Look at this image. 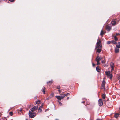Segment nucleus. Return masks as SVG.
Segmentation results:
<instances>
[{"label":"nucleus","mask_w":120,"mask_h":120,"mask_svg":"<svg viewBox=\"0 0 120 120\" xmlns=\"http://www.w3.org/2000/svg\"><path fill=\"white\" fill-rule=\"evenodd\" d=\"M101 48H98V49L97 50V52L98 53H100L101 52Z\"/></svg>","instance_id":"obj_19"},{"label":"nucleus","mask_w":120,"mask_h":120,"mask_svg":"<svg viewBox=\"0 0 120 120\" xmlns=\"http://www.w3.org/2000/svg\"><path fill=\"white\" fill-rule=\"evenodd\" d=\"M34 111L33 110V109H31L30 110L29 113V114H31L32 113H33V112Z\"/></svg>","instance_id":"obj_14"},{"label":"nucleus","mask_w":120,"mask_h":120,"mask_svg":"<svg viewBox=\"0 0 120 120\" xmlns=\"http://www.w3.org/2000/svg\"><path fill=\"white\" fill-rule=\"evenodd\" d=\"M112 69L111 70V71H113L114 70V68H111Z\"/></svg>","instance_id":"obj_36"},{"label":"nucleus","mask_w":120,"mask_h":120,"mask_svg":"<svg viewBox=\"0 0 120 120\" xmlns=\"http://www.w3.org/2000/svg\"><path fill=\"white\" fill-rule=\"evenodd\" d=\"M40 100H38L36 102V104H38L40 102Z\"/></svg>","instance_id":"obj_23"},{"label":"nucleus","mask_w":120,"mask_h":120,"mask_svg":"<svg viewBox=\"0 0 120 120\" xmlns=\"http://www.w3.org/2000/svg\"><path fill=\"white\" fill-rule=\"evenodd\" d=\"M53 95H54V93H52L51 94V96L52 97L53 96Z\"/></svg>","instance_id":"obj_35"},{"label":"nucleus","mask_w":120,"mask_h":120,"mask_svg":"<svg viewBox=\"0 0 120 120\" xmlns=\"http://www.w3.org/2000/svg\"><path fill=\"white\" fill-rule=\"evenodd\" d=\"M96 120H100L99 119H98Z\"/></svg>","instance_id":"obj_46"},{"label":"nucleus","mask_w":120,"mask_h":120,"mask_svg":"<svg viewBox=\"0 0 120 120\" xmlns=\"http://www.w3.org/2000/svg\"><path fill=\"white\" fill-rule=\"evenodd\" d=\"M63 93H62V94H62V95H63V94H63Z\"/></svg>","instance_id":"obj_51"},{"label":"nucleus","mask_w":120,"mask_h":120,"mask_svg":"<svg viewBox=\"0 0 120 120\" xmlns=\"http://www.w3.org/2000/svg\"><path fill=\"white\" fill-rule=\"evenodd\" d=\"M60 88V86H57V88L58 89H59Z\"/></svg>","instance_id":"obj_38"},{"label":"nucleus","mask_w":120,"mask_h":120,"mask_svg":"<svg viewBox=\"0 0 120 120\" xmlns=\"http://www.w3.org/2000/svg\"><path fill=\"white\" fill-rule=\"evenodd\" d=\"M26 120H28L27 119H26Z\"/></svg>","instance_id":"obj_54"},{"label":"nucleus","mask_w":120,"mask_h":120,"mask_svg":"<svg viewBox=\"0 0 120 120\" xmlns=\"http://www.w3.org/2000/svg\"><path fill=\"white\" fill-rule=\"evenodd\" d=\"M119 33H117L116 34V35L115 36H116L117 35H119Z\"/></svg>","instance_id":"obj_42"},{"label":"nucleus","mask_w":120,"mask_h":120,"mask_svg":"<svg viewBox=\"0 0 120 120\" xmlns=\"http://www.w3.org/2000/svg\"><path fill=\"white\" fill-rule=\"evenodd\" d=\"M58 102L59 103L60 105L62 106V103L60 101H58Z\"/></svg>","instance_id":"obj_26"},{"label":"nucleus","mask_w":120,"mask_h":120,"mask_svg":"<svg viewBox=\"0 0 120 120\" xmlns=\"http://www.w3.org/2000/svg\"><path fill=\"white\" fill-rule=\"evenodd\" d=\"M106 29L108 31H109L111 30V28L110 26H108L106 27Z\"/></svg>","instance_id":"obj_11"},{"label":"nucleus","mask_w":120,"mask_h":120,"mask_svg":"<svg viewBox=\"0 0 120 120\" xmlns=\"http://www.w3.org/2000/svg\"><path fill=\"white\" fill-rule=\"evenodd\" d=\"M69 94V93H68L67 94H65L64 95L63 94V96H64V97L65 96H66L67 95Z\"/></svg>","instance_id":"obj_27"},{"label":"nucleus","mask_w":120,"mask_h":120,"mask_svg":"<svg viewBox=\"0 0 120 120\" xmlns=\"http://www.w3.org/2000/svg\"><path fill=\"white\" fill-rule=\"evenodd\" d=\"M92 65H93V66L94 67V66H95V64H94L93 63H92Z\"/></svg>","instance_id":"obj_40"},{"label":"nucleus","mask_w":120,"mask_h":120,"mask_svg":"<svg viewBox=\"0 0 120 120\" xmlns=\"http://www.w3.org/2000/svg\"><path fill=\"white\" fill-rule=\"evenodd\" d=\"M38 98V96H36L34 97V99H37Z\"/></svg>","instance_id":"obj_33"},{"label":"nucleus","mask_w":120,"mask_h":120,"mask_svg":"<svg viewBox=\"0 0 120 120\" xmlns=\"http://www.w3.org/2000/svg\"><path fill=\"white\" fill-rule=\"evenodd\" d=\"M106 75L108 77H109L111 79L112 77V75L110 73V71H106L105 72Z\"/></svg>","instance_id":"obj_2"},{"label":"nucleus","mask_w":120,"mask_h":120,"mask_svg":"<svg viewBox=\"0 0 120 120\" xmlns=\"http://www.w3.org/2000/svg\"><path fill=\"white\" fill-rule=\"evenodd\" d=\"M45 87H44L43 88L42 90V91L43 93L44 94H45Z\"/></svg>","instance_id":"obj_17"},{"label":"nucleus","mask_w":120,"mask_h":120,"mask_svg":"<svg viewBox=\"0 0 120 120\" xmlns=\"http://www.w3.org/2000/svg\"><path fill=\"white\" fill-rule=\"evenodd\" d=\"M20 112H22V109H20Z\"/></svg>","instance_id":"obj_45"},{"label":"nucleus","mask_w":120,"mask_h":120,"mask_svg":"<svg viewBox=\"0 0 120 120\" xmlns=\"http://www.w3.org/2000/svg\"><path fill=\"white\" fill-rule=\"evenodd\" d=\"M105 33V32L103 31L102 30L100 33V35L101 36H102L103 34H104Z\"/></svg>","instance_id":"obj_15"},{"label":"nucleus","mask_w":120,"mask_h":120,"mask_svg":"<svg viewBox=\"0 0 120 120\" xmlns=\"http://www.w3.org/2000/svg\"><path fill=\"white\" fill-rule=\"evenodd\" d=\"M110 66L111 68H114V63L112 62L110 63Z\"/></svg>","instance_id":"obj_16"},{"label":"nucleus","mask_w":120,"mask_h":120,"mask_svg":"<svg viewBox=\"0 0 120 120\" xmlns=\"http://www.w3.org/2000/svg\"><path fill=\"white\" fill-rule=\"evenodd\" d=\"M55 120H58V119H56Z\"/></svg>","instance_id":"obj_52"},{"label":"nucleus","mask_w":120,"mask_h":120,"mask_svg":"<svg viewBox=\"0 0 120 120\" xmlns=\"http://www.w3.org/2000/svg\"><path fill=\"white\" fill-rule=\"evenodd\" d=\"M53 81L52 80L49 81L47 82V84H51L52 83H53Z\"/></svg>","instance_id":"obj_20"},{"label":"nucleus","mask_w":120,"mask_h":120,"mask_svg":"<svg viewBox=\"0 0 120 120\" xmlns=\"http://www.w3.org/2000/svg\"><path fill=\"white\" fill-rule=\"evenodd\" d=\"M116 47L118 48H120V42H119L118 43V44L116 45Z\"/></svg>","instance_id":"obj_18"},{"label":"nucleus","mask_w":120,"mask_h":120,"mask_svg":"<svg viewBox=\"0 0 120 120\" xmlns=\"http://www.w3.org/2000/svg\"><path fill=\"white\" fill-rule=\"evenodd\" d=\"M38 108V106H34L31 108V109H33L34 111H35Z\"/></svg>","instance_id":"obj_12"},{"label":"nucleus","mask_w":120,"mask_h":120,"mask_svg":"<svg viewBox=\"0 0 120 120\" xmlns=\"http://www.w3.org/2000/svg\"><path fill=\"white\" fill-rule=\"evenodd\" d=\"M69 97H68L67 98V99H69Z\"/></svg>","instance_id":"obj_48"},{"label":"nucleus","mask_w":120,"mask_h":120,"mask_svg":"<svg viewBox=\"0 0 120 120\" xmlns=\"http://www.w3.org/2000/svg\"><path fill=\"white\" fill-rule=\"evenodd\" d=\"M63 93H62V94H62V95H63V94H63Z\"/></svg>","instance_id":"obj_49"},{"label":"nucleus","mask_w":120,"mask_h":120,"mask_svg":"<svg viewBox=\"0 0 120 120\" xmlns=\"http://www.w3.org/2000/svg\"><path fill=\"white\" fill-rule=\"evenodd\" d=\"M101 62L102 63H104L105 62V61L104 60H102Z\"/></svg>","instance_id":"obj_31"},{"label":"nucleus","mask_w":120,"mask_h":120,"mask_svg":"<svg viewBox=\"0 0 120 120\" xmlns=\"http://www.w3.org/2000/svg\"><path fill=\"white\" fill-rule=\"evenodd\" d=\"M10 114L11 115V116H12L13 114V112H10Z\"/></svg>","instance_id":"obj_30"},{"label":"nucleus","mask_w":120,"mask_h":120,"mask_svg":"<svg viewBox=\"0 0 120 120\" xmlns=\"http://www.w3.org/2000/svg\"><path fill=\"white\" fill-rule=\"evenodd\" d=\"M105 82H104V81L103 82L102 81L101 88L102 89H104V90H105Z\"/></svg>","instance_id":"obj_3"},{"label":"nucleus","mask_w":120,"mask_h":120,"mask_svg":"<svg viewBox=\"0 0 120 120\" xmlns=\"http://www.w3.org/2000/svg\"><path fill=\"white\" fill-rule=\"evenodd\" d=\"M43 105H44V103H42V104L41 105V106H42H42H43Z\"/></svg>","instance_id":"obj_44"},{"label":"nucleus","mask_w":120,"mask_h":120,"mask_svg":"<svg viewBox=\"0 0 120 120\" xmlns=\"http://www.w3.org/2000/svg\"><path fill=\"white\" fill-rule=\"evenodd\" d=\"M119 49L118 48H116L115 49V52L116 53H118L119 52Z\"/></svg>","instance_id":"obj_10"},{"label":"nucleus","mask_w":120,"mask_h":120,"mask_svg":"<svg viewBox=\"0 0 120 120\" xmlns=\"http://www.w3.org/2000/svg\"><path fill=\"white\" fill-rule=\"evenodd\" d=\"M42 106H40L39 107V108L38 109V111L39 113H41L42 111Z\"/></svg>","instance_id":"obj_9"},{"label":"nucleus","mask_w":120,"mask_h":120,"mask_svg":"<svg viewBox=\"0 0 120 120\" xmlns=\"http://www.w3.org/2000/svg\"><path fill=\"white\" fill-rule=\"evenodd\" d=\"M57 99L59 100H60L61 99H62L64 98V96H55Z\"/></svg>","instance_id":"obj_5"},{"label":"nucleus","mask_w":120,"mask_h":120,"mask_svg":"<svg viewBox=\"0 0 120 120\" xmlns=\"http://www.w3.org/2000/svg\"><path fill=\"white\" fill-rule=\"evenodd\" d=\"M114 39H115V40L117 41V40L118 38L116 37V36H114Z\"/></svg>","instance_id":"obj_24"},{"label":"nucleus","mask_w":120,"mask_h":120,"mask_svg":"<svg viewBox=\"0 0 120 120\" xmlns=\"http://www.w3.org/2000/svg\"><path fill=\"white\" fill-rule=\"evenodd\" d=\"M118 79H120V76L118 77Z\"/></svg>","instance_id":"obj_43"},{"label":"nucleus","mask_w":120,"mask_h":120,"mask_svg":"<svg viewBox=\"0 0 120 120\" xmlns=\"http://www.w3.org/2000/svg\"><path fill=\"white\" fill-rule=\"evenodd\" d=\"M11 2H13L14 1V0H9Z\"/></svg>","instance_id":"obj_34"},{"label":"nucleus","mask_w":120,"mask_h":120,"mask_svg":"<svg viewBox=\"0 0 120 120\" xmlns=\"http://www.w3.org/2000/svg\"><path fill=\"white\" fill-rule=\"evenodd\" d=\"M99 105L100 106H102L103 105L102 101L101 99H99L98 101Z\"/></svg>","instance_id":"obj_6"},{"label":"nucleus","mask_w":120,"mask_h":120,"mask_svg":"<svg viewBox=\"0 0 120 120\" xmlns=\"http://www.w3.org/2000/svg\"><path fill=\"white\" fill-rule=\"evenodd\" d=\"M58 91H59V93L60 94V93H61L62 92L61 90H58Z\"/></svg>","instance_id":"obj_29"},{"label":"nucleus","mask_w":120,"mask_h":120,"mask_svg":"<svg viewBox=\"0 0 120 120\" xmlns=\"http://www.w3.org/2000/svg\"><path fill=\"white\" fill-rule=\"evenodd\" d=\"M49 97H48V98H46V99L47 100H49Z\"/></svg>","instance_id":"obj_41"},{"label":"nucleus","mask_w":120,"mask_h":120,"mask_svg":"<svg viewBox=\"0 0 120 120\" xmlns=\"http://www.w3.org/2000/svg\"><path fill=\"white\" fill-rule=\"evenodd\" d=\"M97 65H98L100 64V63H99V61H97Z\"/></svg>","instance_id":"obj_32"},{"label":"nucleus","mask_w":120,"mask_h":120,"mask_svg":"<svg viewBox=\"0 0 120 120\" xmlns=\"http://www.w3.org/2000/svg\"><path fill=\"white\" fill-rule=\"evenodd\" d=\"M29 115L30 117L31 118H33L34 117L36 116V113L34 112L29 114Z\"/></svg>","instance_id":"obj_4"},{"label":"nucleus","mask_w":120,"mask_h":120,"mask_svg":"<svg viewBox=\"0 0 120 120\" xmlns=\"http://www.w3.org/2000/svg\"><path fill=\"white\" fill-rule=\"evenodd\" d=\"M112 43L114 44H116L117 43L116 42L114 41H113L112 42Z\"/></svg>","instance_id":"obj_25"},{"label":"nucleus","mask_w":120,"mask_h":120,"mask_svg":"<svg viewBox=\"0 0 120 120\" xmlns=\"http://www.w3.org/2000/svg\"><path fill=\"white\" fill-rule=\"evenodd\" d=\"M102 97L104 99L105 98V94H103L102 96Z\"/></svg>","instance_id":"obj_22"},{"label":"nucleus","mask_w":120,"mask_h":120,"mask_svg":"<svg viewBox=\"0 0 120 120\" xmlns=\"http://www.w3.org/2000/svg\"><path fill=\"white\" fill-rule=\"evenodd\" d=\"M116 19H114L111 22V23L112 25L113 26H115L116 24Z\"/></svg>","instance_id":"obj_7"},{"label":"nucleus","mask_w":120,"mask_h":120,"mask_svg":"<svg viewBox=\"0 0 120 120\" xmlns=\"http://www.w3.org/2000/svg\"><path fill=\"white\" fill-rule=\"evenodd\" d=\"M119 109L120 110V108H119Z\"/></svg>","instance_id":"obj_53"},{"label":"nucleus","mask_w":120,"mask_h":120,"mask_svg":"<svg viewBox=\"0 0 120 120\" xmlns=\"http://www.w3.org/2000/svg\"><path fill=\"white\" fill-rule=\"evenodd\" d=\"M102 45L101 43V40L100 39H98L97 40V42L96 44V47L95 49L97 48H101Z\"/></svg>","instance_id":"obj_1"},{"label":"nucleus","mask_w":120,"mask_h":120,"mask_svg":"<svg viewBox=\"0 0 120 120\" xmlns=\"http://www.w3.org/2000/svg\"><path fill=\"white\" fill-rule=\"evenodd\" d=\"M119 115L117 113H116L114 115V117L115 118H117L119 116Z\"/></svg>","instance_id":"obj_21"},{"label":"nucleus","mask_w":120,"mask_h":120,"mask_svg":"<svg viewBox=\"0 0 120 120\" xmlns=\"http://www.w3.org/2000/svg\"><path fill=\"white\" fill-rule=\"evenodd\" d=\"M102 59V58L99 56H98L97 57L96 60V61H100Z\"/></svg>","instance_id":"obj_8"},{"label":"nucleus","mask_w":120,"mask_h":120,"mask_svg":"<svg viewBox=\"0 0 120 120\" xmlns=\"http://www.w3.org/2000/svg\"><path fill=\"white\" fill-rule=\"evenodd\" d=\"M49 110V109H46V110H45V112H46V111H48V110Z\"/></svg>","instance_id":"obj_39"},{"label":"nucleus","mask_w":120,"mask_h":120,"mask_svg":"<svg viewBox=\"0 0 120 120\" xmlns=\"http://www.w3.org/2000/svg\"><path fill=\"white\" fill-rule=\"evenodd\" d=\"M96 70L98 72H99L100 71V67L98 66H97L96 68Z\"/></svg>","instance_id":"obj_13"},{"label":"nucleus","mask_w":120,"mask_h":120,"mask_svg":"<svg viewBox=\"0 0 120 120\" xmlns=\"http://www.w3.org/2000/svg\"><path fill=\"white\" fill-rule=\"evenodd\" d=\"M111 41H108L107 42V44H109L110 43Z\"/></svg>","instance_id":"obj_28"},{"label":"nucleus","mask_w":120,"mask_h":120,"mask_svg":"<svg viewBox=\"0 0 120 120\" xmlns=\"http://www.w3.org/2000/svg\"><path fill=\"white\" fill-rule=\"evenodd\" d=\"M82 103H85V102L84 101L82 102Z\"/></svg>","instance_id":"obj_47"},{"label":"nucleus","mask_w":120,"mask_h":120,"mask_svg":"<svg viewBox=\"0 0 120 120\" xmlns=\"http://www.w3.org/2000/svg\"><path fill=\"white\" fill-rule=\"evenodd\" d=\"M105 77H104L103 78L102 81L103 82V81H104V82H105Z\"/></svg>","instance_id":"obj_37"},{"label":"nucleus","mask_w":120,"mask_h":120,"mask_svg":"<svg viewBox=\"0 0 120 120\" xmlns=\"http://www.w3.org/2000/svg\"><path fill=\"white\" fill-rule=\"evenodd\" d=\"M63 93H62V94H62V95H63V94H63Z\"/></svg>","instance_id":"obj_50"}]
</instances>
